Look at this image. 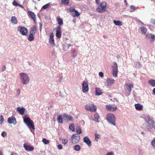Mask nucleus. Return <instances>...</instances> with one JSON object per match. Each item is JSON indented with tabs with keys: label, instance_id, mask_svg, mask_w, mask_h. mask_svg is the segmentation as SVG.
<instances>
[{
	"label": "nucleus",
	"instance_id": "11",
	"mask_svg": "<svg viewBox=\"0 0 155 155\" xmlns=\"http://www.w3.org/2000/svg\"><path fill=\"white\" fill-rule=\"evenodd\" d=\"M82 91L83 92L85 93L88 91V84L85 81H84L82 84Z\"/></svg>",
	"mask_w": 155,
	"mask_h": 155
},
{
	"label": "nucleus",
	"instance_id": "36",
	"mask_svg": "<svg viewBox=\"0 0 155 155\" xmlns=\"http://www.w3.org/2000/svg\"><path fill=\"white\" fill-rule=\"evenodd\" d=\"M69 129L70 130H72L73 131H75L74 125L73 124H71L69 125Z\"/></svg>",
	"mask_w": 155,
	"mask_h": 155
},
{
	"label": "nucleus",
	"instance_id": "54",
	"mask_svg": "<svg viewBox=\"0 0 155 155\" xmlns=\"http://www.w3.org/2000/svg\"><path fill=\"white\" fill-rule=\"evenodd\" d=\"M151 23L153 25L155 24V20L154 19H151Z\"/></svg>",
	"mask_w": 155,
	"mask_h": 155
},
{
	"label": "nucleus",
	"instance_id": "46",
	"mask_svg": "<svg viewBox=\"0 0 155 155\" xmlns=\"http://www.w3.org/2000/svg\"><path fill=\"white\" fill-rule=\"evenodd\" d=\"M4 118L3 116L2 115H0V124H2L4 121Z\"/></svg>",
	"mask_w": 155,
	"mask_h": 155
},
{
	"label": "nucleus",
	"instance_id": "55",
	"mask_svg": "<svg viewBox=\"0 0 155 155\" xmlns=\"http://www.w3.org/2000/svg\"><path fill=\"white\" fill-rule=\"evenodd\" d=\"M76 10H75L74 8H71L70 9V12H74Z\"/></svg>",
	"mask_w": 155,
	"mask_h": 155
},
{
	"label": "nucleus",
	"instance_id": "31",
	"mask_svg": "<svg viewBox=\"0 0 155 155\" xmlns=\"http://www.w3.org/2000/svg\"><path fill=\"white\" fill-rule=\"evenodd\" d=\"M34 35L30 33V34L28 37V40L30 41H33L34 39Z\"/></svg>",
	"mask_w": 155,
	"mask_h": 155
},
{
	"label": "nucleus",
	"instance_id": "35",
	"mask_svg": "<svg viewBox=\"0 0 155 155\" xmlns=\"http://www.w3.org/2000/svg\"><path fill=\"white\" fill-rule=\"evenodd\" d=\"M74 12L75 14V15H72L73 17L75 18L77 17H78L80 15V13L77 10H76Z\"/></svg>",
	"mask_w": 155,
	"mask_h": 155
},
{
	"label": "nucleus",
	"instance_id": "7",
	"mask_svg": "<svg viewBox=\"0 0 155 155\" xmlns=\"http://www.w3.org/2000/svg\"><path fill=\"white\" fill-rule=\"evenodd\" d=\"M113 74L114 77L117 76L118 73L117 65L116 62H114L112 66Z\"/></svg>",
	"mask_w": 155,
	"mask_h": 155
},
{
	"label": "nucleus",
	"instance_id": "22",
	"mask_svg": "<svg viewBox=\"0 0 155 155\" xmlns=\"http://www.w3.org/2000/svg\"><path fill=\"white\" fill-rule=\"evenodd\" d=\"M100 117L99 114L97 113H96L94 115L93 120L95 121L99 122L98 119Z\"/></svg>",
	"mask_w": 155,
	"mask_h": 155
},
{
	"label": "nucleus",
	"instance_id": "48",
	"mask_svg": "<svg viewBox=\"0 0 155 155\" xmlns=\"http://www.w3.org/2000/svg\"><path fill=\"white\" fill-rule=\"evenodd\" d=\"M12 4L13 5H14V6H18V5H19V4H18V3L16 1H14L13 2V3H12Z\"/></svg>",
	"mask_w": 155,
	"mask_h": 155
},
{
	"label": "nucleus",
	"instance_id": "17",
	"mask_svg": "<svg viewBox=\"0 0 155 155\" xmlns=\"http://www.w3.org/2000/svg\"><path fill=\"white\" fill-rule=\"evenodd\" d=\"M126 85L127 86V89L129 92V95L130 94V92L132 90V88H133L134 86L131 83H129V84H126Z\"/></svg>",
	"mask_w": 155,
	"mask_h": 155
},
{
	"label": "nucleus",
	"instance_id": "3",
	"mask_svg": "<svg viewBox=\"0 0 155 155\" xmlns=\"http://www.w3.org/2000/svg\"><path fill=\"white\" fill-rule=\"evenodd\" d=\"M20 79L24 84L28 83L30 81V79L28 75L25 73H21L19 74Z\"/></svg>",
	"mask_w": 155,
	"mask_h": 155
},
{
	"label": "nucleus",
	"instance_id": "56",
	"mask_svg": "<svg viewBox=\"0 0 155 155\" xmlns=\"http://www.w3.org/2000/svg\"><path fill=\"white\" fill-rule=\"evenodd\" d=\"M57 31H61V26L60 25L58 27V28L57 29V30H56Z\"/></svg>",
	"mask_w": 155,
	"mask_h": 155
},
{
	"label": "nucleus",
	"instance_id": "58",
	"mask_svg": "<svg viewBox=\"0 0 155 155\" xmlns=\"http://www.w3.org/2000/svg\"><path fill=\"white\" fill-rule=\"evenodd\" d=\"M39 25H40V28H40V30L41 31V28H42V25L41 23H39Z\"/></svg>",
	"mask_w": 155,
	"mask_h": 155
},
{
	"label": "nucleus",
	"instance_id": "10",
	"mask_svg": "<svg viewBox=\"0 0 155 155\" xmlns=\"http://www.w3.org/2000/svg\"><path fill=\"white\" fill-rule=\"evenodd\" d=\"M114 80L112 78H107L105 82V85L107 86L110 87L114 83Z\"/></svg>",
	"mask_w": 155,
	"mask_h": 155
},
{
	"label": "nucleus",
	"instance_id": "61",
	"mask_svg": "<svg viewBox=\"0 0 155 155\" xmlns=\"http://www.w3.org/2000/svg\"><path fill=\"white\" fill-rule=\"evenodd\" d=\"M96 2L97 4H98L99 2H100V0H96Z\"/></svg>",
	"mask_w": 155,
	"mask_h": 155
},
{
	"label": "nucleus",
	"instance_id": "57",
	"mask_svg": "<svg viewBox=\"0 0 155 155\" xmlns=\"http://www.w3.org/2000/svg\"><path fill=\"white\" fill-rule=\"evenodd\" d=\"M113 153L112 152H109L107 153L106 155H113Z\"/></svg>",
	"mask_w": 155,
	"mask_h": 155
},
{
	"label": "nucleus",
	"instance_id": "4",
	"mask_svg": "<svg viewBox=\"0 0 155 155\" xmlns=\"http://www.w3.org/2000/svg\"><path fill=\"white\" fill-rule=\"evenodd\" d=\"M106 7L107 3L105 2H103L97 7L96 10L100 13L104 12L106 10Z\"/></svg>",
	"mask_w": 155,
	"mask_h": 155
},
{
	"label": "nucleus",
	"instance_id": "23",
	"mask_svg": "<svg viewBox=\"0 0 155 155\" xmlns=\"http://www.w3.org/2000/svg\"><path fill=\"white\" fill-rule=\"evenodd\" d=\"M11 21L14 24H16L18 23L17 19L15 16H13L12 17Z\"/></svg>",
	"mask_w": 155,
	"mask_h": 155
},
{
	"label": "nucleus",
	"instance_id": "47",
	"mask_svg": "<svg viewBox=\"0 0 155 155\" xmlns=\"http://www.w3.org/2000/svg\"><path fill=\"white\" fill-rule=\"evenodd\" d=\"M95 139L96 141H97V139H99L100 138V135L98 134L95 133Z\"/></svg>",
	"mask_w": 155,
	"mask_h": 155
},
{
	"label": "nucleus",
	"instance_id": "51",
	"mask_svg": "<svg viewBox=\"0 0 155 155\" xmlns=\"http://www.w3.org/2000/svg\"><path fill=\"white\" fill-rule=\"evenodd\" d=\"M104 74L102 72H100L99 73V75L101 78H102L104 76Z\"/></svg>",
	"mask_w": 155,
	"mask_h": 155
},
{
	"label": "nucleus",
	"instance_id": "24",
	"mask_svg": "<svg viewBox=\"0 0 155 155\" xmlns=\"http://www.w3.org/2000/svg\"><path fill=\"white\" fill-rule=\"evenodd\" d=\"M95 93L96 95H99L102 94V92L100 88H96Z\"/></svg>",
	"mask_w": 155,
	"mask_h": 155
},
{
	"label": "nucleus",
	"instance_id": "45",
	"mask_svg": "<svg viewBox=\"0 0 155 155\" xmlns=\"http://www.w3.org/2000/svg\"><path fill=\"white\" fill-rule=\"evenodd\" d=\"M111 106L110 105H106V108L108 110L111 111V108H112Z\"/></svg>",
	"mask_w": 155,
	"mask_h": 155
},
{
	"label": "nucleus",
	"instance_id": "26",
	"mask_svg": "<svg viewBox=\"0 0 155 155\" xmlns=\"http://www.w3.org/2000/svg\"><path fill=\"white\" fill-rule=\"evenodd\" d=\"M71 54L73 58H75L77 56L76 51L74 49H72L71 50Z\"/></svg>",
	"mask_w": 155,
	"mask_h": 155
},
{
	"label": "nucleus",
	"instance_id": "52",
	"mask_svg": "<svg viewBox=\"0 0 155 155\" xmlns=\"http://www.w3.org/2000/svg\"><path fill=\"white\" fill-rule=\"evenodd\" d=\"M17 94H16L17 96H19L20 94V90L19 89H18L17 90Z\"/></svg>",
	"mask_w": 155,
	"mask_h": 155
},
{
	"label": "nucleus",
	"instance_id": "59",
	"mask_svg": "<svg viewBox=\"0 0 155 155\" xmlns=\"http://www.w3.org/2000/svg\"><path fill=\"white\" fill-rule=\"evenodd\" d=\"M6 69L5 66L4 65L2 68V71H4Z\"/></svg>",
	"mask_w": 155,
	"mask_h": 155
},
{
	"label": "nucleus",
	"instance_id": "20",
	"mask_svg": "<svg viewBox=\"0 0 155 155\" xmlns=\"http://www.w3.org/2000/svg\"><path fill=\"white\" fill-rule=\"evenodd\" d=\"M146 37L147 39H151V41H153L154 38H155V36L154 35L150 33H147V34L146 35Z\"/></svg>",
	"mask_w": 155,
	"mask_h": 155
},
{
	"label": "nucleus",
	"instance_id": "33",
	"mask_svg": "<svg viewBox=\"0 0 155 155\" xmlns=\"http://www.w3.org/2000/svg\"><path fill=\"white\" fill-rule=\"evenodd\" d=\"M61 31H56V36L57 38H60L61 37Z\"/></svg>",
	"mask_w": 155,
	"mask_h": 155
},
{
	"label": "nucleus",
	"instance_id": "1",
	"mask_svg": "<svg viewBox=\"0 0 155 155\" xmlns=\"http://www.w3.org/2000/svg\"><path fill=\"white\" fill-rule=\"evenodd\" d=\"M23 118L24 122L25 124L29 128L31 131L34 134V130L35 129V127L33 122L30 119L28 115H25Z\"/></svg>",
	"mask_w": 155,
	"mask_h": 155
},
{
	"label": "nucleus",
	"instance_id": "14",
	"mask_svg": "<svg viewBox=\"0 0 155 155\" xmlns=\"http://www.w3.org/2000/svg\"><path fill=\"white\" fill-rule=\"evenodd\" d=\"M84 142L86 143L88 146L90 147L91 145V141L87 136L85 137L83 139Z\"/></svg>",
	"mask_w": 155,
	"mask_h": 155
},
{
	"label": "nucleus",
	"instance_id": "15",
	"mask_svg": "<svg viewBox=\"0 0 155 155\" xmlns=\"http://www.w3.org/2000/svg\"><path fill=\"white\" fill-rule=\"evenodd\" d=\"M54 34L53 32L51 33L50 36V38L49 39V43L52 45H54Z\"/></svg>",
	"mask_w": 155,
	"mask_h": 155
},
{
	"label": "nucleus",
	"instance_id": "18",
	"mask_svg": "<svg viewBox=\"0 0 155 155\" xmlns=\"http://www.w3.org/2000/svg\"><path fill=\"white\" fill-rule=\"evenodd\" d=\"M28 13L31 18L33 20L34 22H36V15L34 12L30 11L28 12Z\"/></svg>",
	"mask_w": 155,
	"mask_h": 155
},
{
	"label": "nucleus",
	"instance_id": "38",
	"mask_svg": "<svg viewBox=\"0 0 155 155\" xmlns=\"http://www.w3.org/2000/svg\"><path fill=\"white\" fill-rule=\"evenodd\" d=\"M111 111H115L117 109V106L115 105H112L111 106Z\"/></svg>",
	"mask_w": 155,
	"mask_h": 155
},
{
	"label": "nucleus",
	"instance_id": "12",
	"mask_svg": "<svg viewBox=\"0 0 155 155\" xmlns=\"http://www.w3.org/2000/svg\"><path fill=\"white\" fill-rule=\"evenodd\" d=\"M8 122L9 124H13L14 125H15L16 124V119L13 116H11L8 119Z\"/></svg>",
	"mask_w": 155,
	"mask_h": 155
},
{
	"label": "nucleus",
	"instance_id": "44",
	"mask_svg": "<svg viewBox=\"0 0 155 155\" xmlns=\"http://www.w3.org/2000/svg\"><path fill=\"white\" fill-rule=\"evenodd\" d=\"M152 145L155 149V137L153 138L151 142Z\"/></svg>",
	"mask_w": 155,
	"mask_h": 155
},
{
	"label": "nucleus",
	"instance_id": "29",
	"mask_svg": "<svg viewBox=\"0 0 155 155\" xmlns=\"http://www.w3.org/2000/svg\"><path fill=\"white\" fill-rule=\"evenodd\" d=\"M81 148V146L79 145H76L73 147L74 150L76 151H79Z\"/></svg>",
	"mask_w": 155,
	"mask_h": 155
},
{
	"label": "nucleus",
	"instance_id": "39",
	"mask_svg": "<svg viewBox=\"0 0 155 155\" xmlns=\"http://www.w3.org/2000/svg\"><path fill=\"white\" fill-rule=\"evenodd\" d=\"M61 3L65 5H68L69 1L68 0H61Z\"/></svg>",
	"mask_w": 155,
	"mask_h": 155
},
{
	"label": "nucleus",
	"instance_id": "53",
	"mask_svg": "<svg viewBox=\"0 0 155 155\" xmlns=\"http://www.w3.org/2000/svg\"><path fill=\"white\" fill-rule=\"evenodd\" d=\"M58 147L59 150H61L62 148V145L61 144H59L58 146Z\"/></svg>",
	"mask_w": 155,
	"mask_h": 155
},
{
	"label": "nucleus",
	"instance_id": "42",
	"mask_svg": "<svg viewBox=\"0 0 155 155\" xmlns=\"http://www.w3.org/2000/svg\"><path fill=\"white\" fill-rule=\"evenodd\" d=\"M61 140L62 141V143L63 144L65 145L68 142V140L63 138Z\"/></svg>",
	"mask_w": 155,
	"mask_h": 155
},
{
	"label": "nucleus",
	"instance_id": "41",
	"mask_svg": "<svg viewBox=\"0 0 155 155\" xmlns=\"http://www.w3.org/2000/svg\"><path fill=\"white\" fill-rule=\"evenodd\" d=\"M130 12H132L135 11L136 9V8L133 5H131L130 6Z\"/></svg>",
	"mask_w": 155,
	"mask_h": 155
},
{
	"label": "nucleus",
	"instance_id": "19",
	"mask_svg": "<svg viewBox=\"0 0 155 155\" xmlns=\"http://www.w3.org/2000/svg\"><path fill=\"white\" fill-rule=\"evenodd\" d=\"M17 110L20 114H23L25 111V109L24 107H17Z\"/></svg>",
	"mask_w": 155,
	"mask_h": 155
},
{
	"label": "nucleus",
	"instance_id": "5",
	"mask_svg": "<svg viewBox=\"0 0 155 155\" xmlns=\"http://www.w3.org/2000/svg\"><path fill=\"white\" fill-rule=\"evenodd\" d=\"M106 119L109 123H111L114 126L116 125L115 118L113 114H107Z\"/></svg>",
	"mask_w": 155,
	"mask_h": 155
},
{
	"label": "nucleus",
	"instance_id": "40",
	"mask_svg": "<svg viewBox=\"0 0 155 155\" xmlns=\"http://www.w3.org/2000/svg\"><path fill=\"white\" fill-rule=\"evenodd\" d=\"M140 30L142 33L143 34H145L147 31L146 28L144 27H141L140 28Z\"/></svg>",
	"mask_w": 155,
	"mask_h": 155
},
{
	"label": "nucleus",
	"instance_id": "28",
	"mask_svg": "<svg viewBox=\"0 0 155 155\" xmlns=\"http://www.w3.org/2000/svg\"><path fill=\"white\" fill-rule=\"evenodd\" d=\"M113 22L114 24L116 26H121L122 25V22L120 21L114 20Z\"/></svg>",
	"mask_w": 155,
	"mask_h": 155
},
{
	"label": "nucleus",
	"instance_id": "43",
	"mask_svg": "<svg viewBox=\"0 0 155 155\" xmlns=\"http://www.w3.org/2000/svg\"><path fill=\"white\" fill-rule=\"evenodd\" d=\"M42 141L45 144H47L49 143V141L45 138L42 139Z\"/></svg>",
	"mask_w": 155,
	"mask_h": 155
},
{
	"label": "nucleus",
	"instance_id": "27",
	"mask_svg": "<svg viewBox=\"0 0 155 155\" xmlns=\"http://www.w3.org/2000/svg\"><path fill=\"white\" fill-rule=\"evenodd\" d=\"M57 20L58 22V24L59 25L61 26L63 25V20L61 18L59 17H57Z\"/></svg>",
	"mask_w": 155,
	"mask_h": 155
},
{
	"label": "nucleus",
	"instance_id": "37",
	"mask_svg": "<svg viewBox=\"0 0 155 155\" xmlns=\"http://www.w3.org/2000/svg\"><path fill=\"white\" fill-rule=\"evenodd\" d=\"M50 3H49L47 4H45V5H44L42 8V9H45L47 8H49L50 6Z\"/></svg>",
	"mask_w": 155,
	"mask_h": 155
},
{
	"label": "nucleus",
	"instance_id": "9",
	"mask_svg": "<svg viewBox=\"0 0 155 155\" xmlns=\"http://www.w3.org/2000/svg\"><path fill=\"white\" fill-rule=\"evenodd\" d=\"M85 109L88 110L95 112L96 110V106L94 105L87 104L85 106Z\"/></svg>",
	"mask_w": 155,
	"mask_h": 155
},
{
	"label": "nucleus",
	"instance_id": "30",
	"mask_svg": "<svg viewBox=\"0 0 155 155\" xmlns=\"http://www.w3.org/2000/svg\"><path fill=\"white\" fill-rule=\"evenodd\" d=\"M149 83L153 87H155V80L153 79H151L148 81Z\"/></svg>",
	"mask_w": 155,
	"mask_h": 155
},
{
	"label": "nucleus",
	"instance_id": "49",
	"mask_svg": "<svg viewBox=\"0 0 155 155\" xmlns=\"http://www.w3.org/2000/svg\"><path fill=\"white\" fill-rule=\"evenodd\" d=\"M135 64L136 66H137V67H140L142 66L141 64L140 63V62H137L135 63Z\"/></svg>",
	"mask_w": 155,
	"mask_h": 155
},
{
	"label": "nucleus",
	"instance_id": "50",
	"mask_svg": "<svg viewBox=\"0 0 155 155\" xmlns=\"http://www.w3.org/2000/svg\"><path fill=\"white\" fill-rule=\"evenodd\" d=\"M6 135H7L5 131H3L2 132V134H1L2 136L3 137H4L5 136H6Z\"/></svg>",
	"mask_w": 155,
	"mask_h": 155
},
{
	"label": "nucleus",
	"instance_id": "16",
	"mask_svg": "<svg viewBox=\"0 0 155 155\" xmlns=\"http://www.w3.org/2000/svg\"><path fill=\"white\" fill-rule=\"evenodd\" d=\"M37 32V29L36 26H33L31 28L30 30V33L35 35Z\"/></svg>",
	"mask_w": 155,
	"mask_h": 155
},
{
	"label": "nucleus",
	"instance_id": "32",
	"mask_svg": "<svg viewBox=\"0 0 155 155\" xmlns=\"http://www.w3.org/2000/svg\"><path fill=\"white\" fill-rule=\"evenodd\" d=\"M58 122V123H63L62 119V117L60 115H58L57 116Z\"/></svg>",
	"mask_w": 155,
	"mask_h": 155
},
{
	"label": "nucleus",
	"instance_id": "2",
	"mask_svg": "<svg viewBox=\"0 0 155 155\" xmlns=\"http://www.w3.org/2000/svg\"><path fill=\"white\" fill-rule=\"evenodd\" d=\"M144 120L147 124L146 129L149 131H150L151 129L153 127V124L154 123L153 118L150 116L148 115L145 117Z\"/></svg>",
	"mask_w": 155,
	"mask_h": 155
},
{
	"label": "nucleus",
	"instance_id": "13",
	"mask_svg": "<svg viewBox=\"0 0 155 155\" xmlns=\"http://www.w3.org/2000/svg\"><path fill=\"white\" fill-rule=\"evenodd\" d=\"M23 146L25 150L27 151H32L34 149L33 147L29 146L28 143H24Z\"/></svg>",
	"mask_w": 155,
	"mask_h": 155
},
{
	"label": "nucleus",
	"instance_id": "25",
	"mask_svg": "<svg viewBox=\"0 0 155 155\" xmlns=\"http://www.w3.org/2000/svg\"><path fill=\"white\" fill-rule=\"evenodd\" d=\"M135 108L138 110H142L143 108V106L142 105L139 104H135Z\"/></svg>",
	"mask_w": 155,
	"mask_h": 155
},
{
	"label": "nucleus",
	"instance_id": "8",
	"mask_svg": "<svg viewBox=\"0 0 155 155\" xmlns=\"http://www.w3.org/2000/svg\"><path fill=\"white\" fill-rule=\"evenodd\" d=\"M18 29L20 33L22 35H27L28 33L27 28L20 26L18 27Z\"/></svg>",
	"mask_w": 155,
	"mask_h": 155
},
{
	"label": "nucleus",
	"instance_id": "63",
	"mask_svg": "<svg viewBox=\"0 0 155 155\" xmlns=\"http://www.w3.org/2000/svg\"><path fill=\"white\" fill-rule=\"evenodd\" d=\"M0 155H4L3 153L0 150Z\"/></svg>",
	"mask_w": 155,
	"mask_h": 155
},
{
	"label": "nucleus",
	"instance_id": "60",
	"mask_svg": "<svg viewBox=\"0 0 155 155\" xmlns=\"http://www.w3.org/2000/svg\"><path fill=\"white\" fill-rule=\"evenodd\" d=\"M63 80V77H61L58 80V81L59 82H61Z\"/></svg>",
	"mask_w": 155,
	"mask_h": 155
},
{
	"label": "nucleus",
	"instance_id": "34",
	"mask_svg": "<svg viewBox=\"0 0 155 155\" xmlns=\"http://www.w3.org/2000/svg\"><path fill=\"white\" fill-rule=\"evenodd\" d=\"M76 131L78 134H80L82 133L81 130L79 126H77L76 128Z\"/></svg>",
	"mask_w": 155,
	"mask_h": 155
},
{
	"label": "nucleus",
	"instance_id": "62",
	"mask_svg": "<svg viewBox=\"0 0 155 155\" xmlns=\"http://www.w3.org/2000/svg\"><path fill=\"white\" fill-rule=\"evenodd\" d=\"M153 94L155 95V88L153 90Z\"/></svg>",
	"mask_w": 155,
	"mask_h": 155
},
{
	"label": "nucleus",
	"instance_id": "21",
	"mask_svg": "<svg viewBox=\"0 0 155 155\" xmlns=\"http://www.w3.org/2000/svg\"><path fill=\"white\" fill-rule=\"evenodd\" d=\"M63 116L64 117L67 118L68 120V121H73L74 120V119L72 117L69 116L66 114H64L63 115Z\"/></svg>",
	"mask_w": 155,
	"mask_h": 155
},
{
	"label": "nucleus",
	"instance_id": "6",
	"mask_svg": "<svg viewBox=\"0 0 155 155\" xmlns=\"http://www.w3.org/2000/svg\"><path fill=\"white\" fill-rule=\"evenodd\" d=\"M80 136L77 134H74L71 137V142L73 144L77 143L80 140Z\"/></svg>",
	"mask_w": 155,
	"mask_h": 155
},
{
	"label": "nucleus",
	"instance_id": "64",
	"mask_svg": "<svg viewBox=\"0 0 155 155\" xmlns=\"http://www.w3.org/2000/svg\"><path fill=\"white\" fill-rule=\"evenodd\" d=\"M68 47H70V46H72V45L71 44H68Z\"/></svg>",
	"mask_w": 155,
	"mask_h": 155
}]
</instances>
